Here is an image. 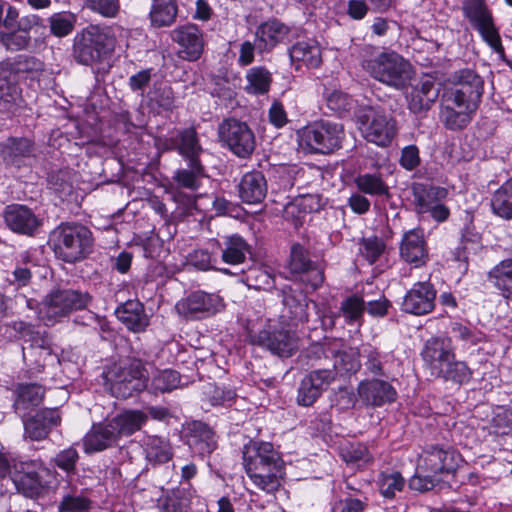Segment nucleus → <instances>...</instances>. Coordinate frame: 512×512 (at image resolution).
<instances>
[{
    "label": "nucleus",
    "instance_id": "1",
    "mask_svg": "<svg viewBox=\"0 0 512 512\" xmlns=\"http://www.w3.org/2000/svg\"><path fill=\"white\" fill-rule=\"evenodd\" d=\"M361 66L374 80L396 90L407 88L415 75L408 60L386 48H365Z\"/></svg>",
    "mask_w": 512,
    "mask_h": 512
},
{
    "label": "nucleus",
    "instance_id": "2",
    "mask_svg": "<svg viewBox=\"0 0 512 512\" xmlns=\"http://www.w3.org/2000/svg\"><path fill=\"white\" fill-rule=\"evenodd\" d=\"M422 357L429 365L432 374L445 381L463 385L472 377V371L466 362L456 359L448 338L434 337L427 340Z\"/></svg>",
    "mask_w": 512,
    "mask_h": 512
},
{
    "label": "nucleus",
    "instance_id": "3",
    "mask_svg": "<svg viewBox=\"0 0 512 512\" xmlns=\"http://www.w3.org/2000/svg\"><path fill=\"white\" fill-rule=\"evenodd\" d=\"M115 45L116 35L112 26L92 24L74 36L72 56L77 63L91 66L109 57Z\"/></svg>",
    "mask_w": 512,
    "mask_h": 512
},
{
    "label": "nucleus",
    "instance_id": "4",
    "mask_svg": "<svg viewBox=\"0 0 512 512\" xmlns=\"http://www.w3.org/2000/svg\"><path fill=\"white\" fill-rule=\"evenodd\" d=\"M48 245L58 259L75 263L91 253L92 233L81 224L62 223L51 231Z\"/></svg>",
    "mask_w": 512,
    "mask_h": 512
},
{
    "label": "nucleus",
    "instance_id": "5",
    "mask_svg": "<svg viewBox=\"0 0 512 512\" xmlns=\"http://www.w3.org/2000/svg\"><path fill=\"white\" fill-rule=\"evenodd\" d=\"M56 471L40 459H27L14 463L13 483L17 492L33 500L43 499L52 490Z\"/></svg>",
    "mask_w": 512,
    "mask_h": 512
},
{
    "label": "nucleus",
    "instance_id": "6",
    "mask_svg": "<svg viewBox=\"0 0 512 512\" xmlns=\"http://www.w3.org/2000/svg\"><path fill=\"white\" fill-rule=\"evenodd\" d=\"M110 390L116 398L126 399L144 390L148 384L147 371L140 359H128L113 365L106 374Z\"/></svg>",
    "mask_w": 512,
    "mask_h": 512
},
{
    "label": "nucleus",
    "instance_id": "7",
    "mask_svg": "<svg viewBox=\"0 0 512 512\" xmlns=\"http://www.w3.org/2000/svg\"><path fill=\"white\" fill-rule=\"evenodd\" d=\"M43 62L33 56L19 55L15 62H0V111L8 110L20 99L21 91L16 74L37 73L43 70Z\"/></svg>",
    "mask_w": 512,
    "mask_h": 512
},
{
    "label": "nucleus",
    "instance_id": "8",
    "mask_svg": "<svg viewBox=\"0 0 512 512\" xmlns=\"http://www.w3.org/2000/svg\"><path fill=\"white\" fill-rule=\"evenodd\" d=\"M344 138L343 125L328 120L310 124L299 132L300 144L318 154H330L340 149Z\"/></svg>",
    "mask_w": 512,
    "mask_h": 512
},
{
    "label": "nucleus",
    "instance_id": "9",
    "mask_svg": "<svg viewBox=\"0 0 512 512\" xmlns=\"http://www.w3.org/2000/svg\"><path fill=\"white\" fill-rule=\"evenodd\" d=\"M248 337L251 344L281 358L291 357L298 350V336L282 324H268L258 332L250 330Z\"/></svg>",
    "mask_w": 512,
    "mask_h": 512
},
{
    "label": "nucleus",
    "instance_id": "10",
    "mask_svg": "<svg viewBox=\"0 0 512 512\" xmlns=\"http://www.w3.org/2000/svg\"><path fill=\"white\" fill-rule=\"evenodd\" d=\"M218 136L223 146L237 157L248 158L255 150V135L245 122L225 119L218 127Z\"/></svg>",
    "mask_w": 512,
    "mask_h": 512
},
{
    "label": "nucleus",
    "instance_id": "11",
    "mask_svg": "<svg viewBox=\"0 0 512 512\" xmlns=\"http://www.w3.org/2000/svg\"><path fill=\"white\" fill-rule=\"evenodd\" d=\"M92 300L87 292L73 289L51 291L42 302L41 312L48 320L67 316L69 313L86 308Z\"/></svg>",
    "mask_w": 512,
    "mask_h": 512
},
{
    "label": "nucleus",
    "instance_id": "12",
    "mask_svg": "<svg viewBox=\"0 0 512 512\" xmlns=\"http://www.w3.org/2000/svg\"><path fill=\"white\" fill-rule=\"evenodd\" d=\"M413 202L418 214H429L435 221L444 222L450 215L449 208L442 203L448 195L444 187L424 183L412 186Z\"/></svg>",
    "mask_w": 512,
    "mask_h": 512
},
{
    "label": "nucleus",
    "instance_id": "13",
    "mask_svg": "<svg viewBox=\"0 0 512 512\" xmlns=\"http://www.w3.org/2000/svg\"><path fill=\"white\" fill-rule=\"evenodd\" d=\"M360 124L364 138L378 146L388 145L396 134L394 119L381 108L365 109Z\"/></svg>",
    "mask_w": 512,
    "mask_h": 512
},
{
    "label": "nucleus",
    "instance_id": "14",
    "mask_svg": "<svg viewBox=\"0 0 512 512\" xmlns=\"http://www.w3.org/2000/svg\"><path fill=\"white\" fill-rule=\"evenodd\" d=\"M224 308L222 297L202 290L193 291L175 305L177 313L190 320H201L215 315Z\"/></svg>",
    "mask_w": 512,
    "mask_h": 512
},
{
    "label": "nucleus",
    "instance_id": "15",
    "mask_svg": "<svg viewBox=\"0 0 512 512\" xmlns=\"http://www.w3.org/2000/svg\"><path fill=\"white\" fill-rule=\"evenodd\" d=\"M453 87L445 91L452 97L472 108H478L484 92V81L474 70L465 68L457 70L452 75Z\"/></svg>",
    "mask_w": 512,
    "mask_h": 512
},
{
    "label": "nucleus",
    "instance_id": "16",
    "mask_svg": "<svg viewBox=\"0 0 512 512\" xmlns=\"http://www.w3.org/2000/svg\"><path fill=\"white\" fill-rule=\"evenodd\" d=\"M461 455L450 445L430 444L424 449L420 469L433 474L454 473L462 462Z\"/></svg>",
    "mask_w": 512,
    "mask_h": 512
},
{
    "label": "nucleus",
    "instance_id": "17",
    "mask_svg": "<svg viewBox=\"0 0 512 512\" xmlns=\"http://www.w3.org/2000/svg\"><path fill=\"white\" fill-rule=\"evenodd\" d=\"M334 381V370L320 368L310 371L299 383L297 404L304 407L312 406Z\"/></svg>",
    "mask_w": 512,
    "mask_h": 512
},
{
    "label": "nucleus",
    "instance_id": "18",
    "mask_svg": "<svg viewBox=\"0 0 512 512\" xmlns=\"http://www.w3.org/2000/svg\"><path fill=\"white\" fill-rule=\"evenodd\" d=\"M290 270L313 290L319 288L324 281V269L321 263L312 261L308 251L301 245H293L291 249Z\"/></svg>",
    "mask_w": 512,
    "mask_h": 512
},
{
    "label": "nucleus",
    "instance_id": "19",
    "mask_svg": "<svg viewBox=\"0 0 512 512\" xmlns=\"http://www.w3.org/2000/svg\"><path fill=\"white\" fill-rule=\"evenodd\" d=\"M436 295L433 284L428 281L417 282L405 294L401 310L416 316L429 314L435 308Z\"/></svg>",
    "mask_w": 512,
    "mask_h": 512
},
{
    "label": "nucleus",
    "instance_id": "20",
    "mask_svg": "<svg viewBox=\"0 0 512 512\" xmlns=\"http://www.w3.org/2000/svg\"><path fill=\"white\" fill-rule=\"evenodd\" d=\"M172 40L180 46L179 56L187 61H197L204 52L205 39L195 24H186L171 32Z\"/></svg>",
    "mask_w": 512,
    "mask_h": 512
},
{
    "label": "nucleus",
    "instance_id": "21",
    "mask_svg": "<svg viewBox=\"0 0 512 512\" xmlns=\"http://www.w3.org/2000/svg\"><path fill=\"white\" fill-rule=\"evenodd\" d=\"M243 466L245 471L261 467L283 465L284 461L278 451L269 442L250 441L243 447Z\"/></svg>",
    "mask_w": 512,
    "mask_h": 512
},
{
    "label": "nucleus",
    "instance_id": "22",
    "mask_svg": "<svg viewBox=\"0 0 512 512\" xmlns=\"http://www.w3.org/2000/svg\"><path fill=\"white\" fill-rule=\"evenodd\" d=\"M4 219L11 231L25 236H34L43 224L32 209L20 204L8 206Z\"/></svg>",
    "mask_w": 512,
    "mask_h": 512
},
{
    "label": "nucleus",
    "instance_id": "23",
    "mask_svg": "<svg viewBox=\"0 0 512 512\" xmlns=\"http://www.w3.org/2000/svg\"><path fill=\"white\" fill-rule=\"evenodd\" d=\"M309 352L310 354H314L317 358L327 353L331 354L334 357V363L333 368L330 370H334L335 376L337 374L341 376L355 374L361 368L359 359L361 353L355 348L348 347L335 350L331 347L326 349L324 346L316 344L311 346Z\"/></svg>",
    "mask_w": 512,
    "mask_h": 512
},
{
    "label": "nucleus",
    "instance_id": "24",
    "mask_svg": "<svg viewBox=\"0 0 512 512\" xmlns=\"http://www.w3.org/2000/svg\"><path fill=\"white\" fill-rule=\"evenodd\" d=\"M477 109L443 94L440 119L447 129L462 130L471 122L472 115Z\"/></svg>",
    "mask_w": 512,
    "mask_h": 512
},
{
    "label": "nucleus",
    "instance_id": "25",
    "mask_svg": "<svg viewBox=\"0 0 512 512\" xmlns=\"http://www.w3.org/2000/svg\"><path fill=\"white\" fill-rule=\"evenodd\" d=\"M291 35V28L277 19L262 23L255 31V37L258 40V52H270L277 45L290 42Z\"/></svg>",
    "mask_w": 512,
    "mask_h": 512
},
{
    "label": "nucleus",
    "instance_id": "26",
    "mask_svg": "<svg viewBox=\"0 0 512 512\" xmlns=\"http://www.w3.org/2000/svg\"><path fill=\"white\" fill-rule=\"evenodd\" d=\"M400 257L407 263L418 268L428 261V250L422 229H411L405 232L400 243Z\"/></svg>",
    "mask_w": 512,
    "mask_h": 512
},
{
    "label": "nucleus",
    "instance_id": "27",
    "mask_svg": "<svg viewBox=\"0 0 512 512\" xmlns=\"http://www.w3.org/2000/svg\"><path fill=\"white\" fill-rule=\"evenodd\" d=\"M361 400L369 406H383L396 400L397 392L387 381L375 378L363 380L358 385Z\"/></svg>",
    "mask_w": 512,
    "mask_h": 512
},
{
    "label": "nucleus",
    "instance_id": "28",
    "mask_svg": "<svg viewBox=\"0 0 512 512\" xmlns=\"http://www.w3.org/2000/svg\"><path fill=\"white\" fill-rule=\"evenodd\" d=\"M60 422L61 417L57 409H42L34 416L24 420L25 436L34 441L43 440Z\"/></svg>",
    "mask_w": 512,
    "mask_h": 512
},
{
    "label": "nucleus",
    "instance_id": "29",
    "mask_svg": "<svg viewBox=\"0 0 512 512\" xmlns=\"http://www.w3.org/2000/svg\"><path fill=\"white\" fill-rule=\"evenodd\" d=\"M187 430V444L193 453L204 457L216 450V434L206 423L194 421L188 425Z\"/></svg>",
    "mask_w": 512,
    "mask_h": 512
},
{
    "label": "nucleus",
    "instance_id": "30",
    "mask_svg": "<svg viewBox=\"0 0 512 512\" xmlns=\"http://www.w3.org/2000/svg\"><path fill=\"white\" fill-rule=\"evenodd\" d=\"M221 261L229 265H238L245 262L248 255H251V246L238 234L227 235L222 242L213 243Z\"/></svg>",
    "mask_w": 512,
    "mask_h": 512
},
{
    "label": "nucleus",
    "instance_id": "31",
    "mask_svg": "<svg viewBox=\"0 0 512 512\" xmlns=\"http://www.w3.org/2000/svg\"><path fill=\"white\" fill-rule=\"evenodd\" d=\"M118 439L110 420L93 424L83 438L84 451L87 454L103 451L115 445Z\"/></svg>",
    "mask_w": 512,
    "mask_h": 512
},
{
    "label": "nucleus",
    "instance_id": "32",
    "mask_svg": "<svg viewBox=\"0 0 512 512\" xmlns=\"http://www.w3.org/2000/svg\"><path fill=\"white\" fill-rule=\"evenodd\" d=\"M237 187L240 199L246 204H259L267 195V181L260 171L244 174Z\"/></svg>",
    "mask_w": 512,
    "mask_h": 512
},
{
    "label": "nucleus",
    "instance_id": "33",
    "mask_svg": "<svg viewBox=\"0 0 512 512\" xmlns=\"http://www.w3.org/2000/svg\"><path fill=\"white\" fill-rule=\"evenodd\" d=\"M23 358L30 366V370L36 373L59 363L58 356L52 352L43 338L37 339L28 347H23Z\"/></svg>",
    "mask_w": 512,
    "mask_h": 512
},
{
    "label": "nucleus",
    "instance_id": "34",
    "mask_svg": "<svg viewBox=\"0 0 512 512\" xmlns=\"http://www.w3.org/2000/svg\"><path fill=\"white\" fill-rule=\"evenodd\" d=\"M471 26L477 30L483 40L491 47V49L499 56H504V48L501 43V38L496 29L490 10L475 14L467 17Z\"/></svg>",
    "mask_w": 512,
    "mask_h": 512
},
{
    "label": "nucleus",
    "instance_id": "35",
    "mask_svg": "<svg viewBox=\"0 0 512 512\" xmlns=\"http://www.w3.org/2000/svg\"><path fill=\"white\" fill-rule=\"evenodd\" d=\"M439 91L431 80H423L414 86L407 95L409 110L414 114H422L430 110L438 98Z\"/></svg>",
    "mask_w": 512,
    "mask_h": 512
},
{
    "label": "nucleus",
    "instance_id": "36",
    "mask_svg": "<svg viewBox=\"0 0 512 512\" xmlns=\"http://www.w3.org/2000/svg\"><path fill=\"white\" fill-rule=\"evenodd\" d=\"M281 294L282 303L288 312V318L295 323L307 322L310 301L303 291L291 286H285L281 290Z\"/></svg>",
    "mask_w": 512,
    "mask_h": 512
},
{
    "label": "nucleus",
    "instance_id": "37",
    "mask_svg": "<svg viewBox=\"0 0 512 512\" xmlns=\"http://www.w3.org/2000/svg\"><path fill=\"white\" fill-rule=\"evenodd\" d=\"M253 484L267 494H273L281 487V480L285 475V463L283 465L261 467L245 471Z\"/></svg>",
    "mask_w": 512,
    "mask_h": 512
},
{
    "label": "nucleus",
    "instance_id": "38",
    "mask_svg": "<svg viewBox=\"0 0 512 512\" xmlns=\"http://www.w3.org/2000/svg\"><path fill=\"white\" fill-rule=\"evenodd\" d=\"M115 314L133 332L144 331L148 326V318L144 312L143 304L138 300H128L117 307Z\"/></svg>",
    "mask_w": 512,
    "mask_h": 512
},
{
    "label": "nucleus",
    "instance_id": "39",
    "mask_svg": "<svg viewBox=\"0 0 512 512\" xmlns=\"http://www.w3.org/2000/svg\"><path fill=\"white\" fill-rule=\"evenodd\" d=\"M45 390L38 384H19L15 390L13 407L21 417H25L28 411L39 406L44 398Z\"/></svg>",
    "mask_w": 512,
    "mask_h": 512
},
{
    "label": "nucleus",
    "instance_id": "40",
    "mask_svg": "<svg viewBox=\"0 0 512 512\" xmlns=\"http://www.w3.org/2000/svg\"><path fill=\"white\" fill-rule=\"evenodd\" d=\"M292 62L302 63L308 68H317L322 62L321 48L316 41L304 40L289 49Z\"/></svg>",
    "mask_w": 512,
    "mask_h": 512
},
{
    "label": "nucleus",
    "instance_id": "41",
    "mask_svg": "<svg viewBox=\"0 0 512 512\" xmlns=\"http://www.w3.org/2000/svg\"><path fill=\"white\" fill-rule=\"evenodd\" d=\"M358 191L373 197H390V188L380 172L360 173L354 178Z\"/></svg>",
    "mask_w": 512,
    "mask_h": 512
},
{
    "label": "nucleus",
    "instance_id": "42",
    "mask_svg": "<svg viewBox=\"0 0 512 512\" xmlns=\"http://www.w3.org/2000/svg\"><path fill=\"white\" fill-rule=\"evenodd\" d=\"M33 152V144L27 138H9L1 144L0 156L8 165L19 166L22 159Z\"/></svg>",
    "mask_w": 512,
    "mask_h": 512
},
{
    "label": "nucleus",
    "instance_id": "43",
    "mask_svg": "<svg viewBox=\"0 0 512 512\" xmlns=\"http://www.w3.org/2000/svg\"><path fill=\"white\" fill-rule=\"evenodd\" d=\"M147 420V415L138 410L124 411L110 419V422L118 436H130L140 430Z\"/></svg>",
    "mask_w": 512,
    "mask_h": 512
},
{
    "label": "nucleus",
    "instance_id": "44",
    "mask_svg": "<svg viewBox=\"0 0 512 512\" xmlns=\"http://www.w3.org/2000/svg\"><path fill=\"white\" fill-rule=\"evenodd\" d=\"M272 73L265 66L249 68L245 74L244 90L250 95H265L272 84Z\"/></svg>",
    "mask_w": 512,
    "mask_h": 512
},
{
    "label": "nucleus",
    "instance_id": "45",
    "mask_svg": "<svg viewBox=\"0 0 512 512\" xmlns=\"http://www.w3.org/2000/svg\"><path fill=\"white\" fill-rule=\"evenodd\" d=\"M146 460L153 464H163L172 459L173 452L169 440L159 436H149L144 441Z\"/></svg>",
    "mask_w": 512,
    "mask_h": 512
},
{
    "label": "nucleus",
    "instance_id": "46",
    "mask_svg": "<svg viewBox=\"0 0 512 512\" xmlns=\"http://www.w3.org/2000/svg\"><path fill=\"white\" fill-rule=\"evenodd\" d=\"M488 280L503 297L512 300V259H505L494 266L488 273Z\"/></svg>",
    "mask_w": 512,
    "mask_h": 512
},
{
    "label": "nucleus",
    "instance_id": "47",
    "mask_svg": "<svg viewBox=\"0 0 512 512\" xmlns=\"http://www.w3.org/2000/svg\"><path fill=\"white\" fill-rule=\"evenodd\" d=\"M361 355L364 359V367L367 373L374 376H386V365L393 358L392 353L381 352L377 348L363 346Z\"/></svg>",
    "mask_w": 512,
    "mask_h": 512
},
{
    "label": "nucleus",
    "instance_id": "48",
    "mask_svg": "<svg viewBox=\"0 0 512 512\" xmlns=\"http://www.w3.org/2000/svg\"><path fill=\"white\" fill-rule=\"evenodd\" d=\"M491 208L495 215L512 219V178L504 182L492 195Z\"/></svg>",
    "mask_w": 512,
    "mask_h": 512
},
{
    "label": "nucleus",
    "instance_id": "49",
    "mask_svg": "<svg viewBox=\"0 0 512 512\" xmlns=\"http://www.w3.org/2000/svg\"><path fill=\"white\" fill-rule=\"evenodd\" d=\"M177 12L175 0H153L150 19L156 27L170 26L175 22Z\"/></svg>",
    "mask_w": 512,
    "mask_h": 512
},
{
    "label": "nucleus",
    "instance_id": "50",
    "mask_svg": "<svg viewBox=\"0 0 512 512\" xmlns=\"http://www.w3.org/2000/svg\"><path fill=\"white\" fill-rule=\"evenodd\" d=\"M188 263L193 267L199 270H217L227 275H232L233 273L227 268H220L217 266L219 259L216 248L212 251H208L207 249H197L191 252L188 255Z\"/></svg>",
    "mask_w": 512,
    "mask_h": 512
},
{
    "label": "nucleus",
    "instance_id": "51",
    "mask_svg": "<svg viewBox=\"0 0 512 512\" xmlns=\"http://www.w3.org/2000/svg\"><path fill=\"white\" fill-rule=\"evenodd\" d=\"M179 143L177 149L179 153L187 160H199V154L202 148L199 144L197 132L194 128H186L178 133Z\"/></svg>",
    "mask_w": 512,
    "mask_h": 512
},
{
    "label": "nucleus",
    "instance_id": "52",
    "mask_svg": "<svg viewBox=\"0 0 512 512\" xmlns=\"http://www.w3.org/2000/svg\"><path fill=\"white\" fill-rule=\"evenodd\" d=\"M191 496L183 489L172 490L159 500L162 512H190Z\"/></svg>",
    "mask_w": 512,
    "mask_h": 512
},
{
    "label": "nucleus",
    "instance_id": "53",
    "mask_svg": "<svg viewBox=\"0 0 512 512\" xmlns=\"http://www.w3.org/2000/svg\"><path fill=\"white\" fill-rule=\"evenodd\" d=\"M342 459L352 467L358 469L372 462L373 457L366 445L362 443H350L341 448Z\"/></svg>",
    "mask_w": 512,
    "mask_h": 512
},
{
    "label": "nucleus",
    "instance_id": "54",
    "mask_svg": "<svg viewBox=\"0 0 512 512\" xmlns=\"http://www.w3.org/2000/svg\"><path fill=\"white\" fill-rule=\"evenodd\" d=\"M188 169L177 170L174 180L181 186L190 190H197L200 186V177L204 174V167L200 160L187 162Z\"/></svg>",
    "mask_w": 512,
    "mask_h": 512
},
{
    "label": "nucleus",
    "instance_id": "55",
    "mask_svg": "<svg viewBox=\"0 0 512 512\" xmlns=\"http://www.w3.org/2000/svg\"><path fill=\"white\" fill-rule=\"evenodd\" d=\"M180 383V375L172 369L157 370L152 376L150 390L153 393H166L177 388Z\"/></svg>",
    "mask_w": 512,
    "mask_h": 512
},
{
    "label": "nucleus",
    "instance_id": "56",
    "mask_svg": "<svg viewBox=\"0 0 512 512\" xmlns=\"http://www.w3.org/2000/svg\"><path fill=\"white\" fill-rule=\"evenodd\" d=\"M50 32L59 38L69 35L75 28L77 17L71 12H58L52 14L49 19Z\"/></svg>",
    "mask_w": 512,
    "mask_h": 512
},
{
    "label": "nucleus",
    "instance_id": "57",
    "mask_svg": "<svg viewBox=\"0 0 512 512\" xmlns=\"http://www.w3.org/2000/svg\"><path fill=\"white\" fill-rule=\"evenodd\" d=\"M365 311L364 300L357 296L352 295L346 298L340 306V312L347 324H358L362 322L363 314Z\"/></svg>",
    "mask_w": 512,
    "mask_h": 512
},
{
    "label": "nucleus",
    "instance_id": "58",
    "mask_svg": "<svg viewBox=\"0 0 512 512\" xmlns=\"http://www.w3.org/2000/svg\"><path fill=\"white\" fill-rule=\"evenodd\" d=\"M80 455L74 446H70L56 453L51 463L66 473L67 477L76 473V466Z\"/></svg>",
    "mask_w": 512,
    "mask_h": 512
},
{
    "label": "nucleus",
    "instance_id": "59",
    "mask_svg": "<svg viewBox=\"0 0 512 512\" xmlns=\"http://www.w3.org/2000/svg\"><path fill=\"white\" fill-rule=\"evenodd\" d=\"M380 493L385 498H393L397 491H401L405 485V479L399 472H382L379 475Z\"/></svg>",
    "mask_w": 512,
    "mask_h": 512
},
{
    "label": "nucleus",
    "instance_id": "60",
    "mask_svg": "<svg viewBox=\"0 0 512 512\" xmlns=\"http://www.w3.org/2000/svg\"><path fill=\"white\" fill-rule=\"evenodd\" d=\"M245 281L248 287L255 290H270L274 286L272 274L262 267L249 269L245 275Z\"/></svg>",
    "mask_w": 512,
    "mask_h": 512
},
{
    "label": "nucleus",
    "instance_id": "61",
    "mask_svg": "<svg viewBox=\"0 0 512 512\" xmlns=\"http://www.w3.org/2000/svg\"><path fill=\"white\" fill-rule=\"evenodd\" d=\"M386 245L377 236L363 238L359 243L360 254L370 263H375L383 254Z\"/></svg>",
    "mask_w": 512,
    "mask_h": 512
},
{
    "label": "nucleus",
    "instance_id": "62",
    "mask_svg": "<svg viewBox=\"0 0 512 512\" xmlns=\"http://www.w3.org/2000/svg\"><path fill=\"white\" fill-rule=\"evenodd\" d=\"M203 393L209 403L213 406L230 405L236 397L234 390L214 384H208L205 386Z\"/></svg>",
    "mask_w": 512,
    "mask_h": 512
},
{
    "label": "nucleus",
    "instance_id": "63",
    "mask_svg": "<svg viewBox=\"0 0 512 512\" xmlns=\"http://www.w3.org/2000/svg\"><path fill=\"white\" fill-rule=\"evenodd\" d=\"M30 35L24 34L18 29L12 32H0V45L8 51H20L29 45Z\"/></svg>",
    "mask_w": 512,
    "mask_h": 512
},
{
    "label": "nucleus",
    "instance_id": "64",
    "mask_svg": "<svg viewBox=\"0 0 512 512\" xmlns=\"http://www.w3.org/2000/svg\"><path fill=\"white\" fill-rule=\"evenodd\" d=\"M92 501L83 496L76 494H67L63 496L60 504V512H88L91 509Z\"/></svg>",
    "mask_w": 512,
    "mask_h": 512
}]
</instances>
